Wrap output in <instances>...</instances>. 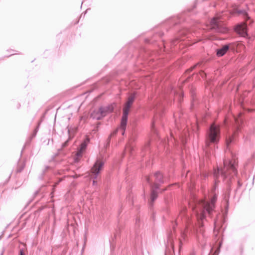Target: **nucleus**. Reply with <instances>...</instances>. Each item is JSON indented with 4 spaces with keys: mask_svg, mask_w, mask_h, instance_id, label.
Masks as SVG:
<instances>
[{
    "mask_svg": "<svg viewBox=\"0 0 255 255\" xmlns=\"http://www.w3.org/2000/svg\"><path fill=\"white\" fill-rule=\"evenodd\" d=\"M114 104H112L106 107H101L102 110L104 111V116H105L108 113L113 112L114 108Z\"/></svg>",
    "mask_w": 255,
    "mask_h": 255,
    "instance_id": "11",
    "label": "nucleus"
},
{
    "mask_svg": "<svg viewBox=\"0 0 255 255\" xmlns=\"http://www.w3.org/2000/svg\"><path fill=\"white\" fill-rule=\"evenodd\" d=\"M222 174L225 177H227L228 175H231L232 176L237 174V170L232 161L227 160L224 161V167L221 169Z\"/></svg>",
    "mask_w": 255,
    "mask_h": 255,
    "instance_id": "3",
    "label": "nucleus"
},
{
    "mask_svg": "<svg viewBox=\"0 0 255 255\" xmlns=\"http://www.w3.org/2000/svg\"><path fill=\"white\" fill-rule=\"evenodd\" d=\"M134 95L132 94L129 96L128 99V101L127 102L124 108V110H126L128 111H129L130 108L131 107L134 100Z\"/></svg>",
    "mask_w": 255,
    "mask_h": 255,
    "instance_id": "7",
    "label": "nucleus"
},
{
    "mask_svg": "<svg viewBox=\"0 0 255 255\" xmlns=\"http://www.w3.org/2000/svg\"><path fill=\"white\" fill-rule=\"evenodd\" d=\"M159 186L158 184H155L154 186L152 188V192L151 194V200L152 202H153L157 197V194L155 191V190L158 189Z\"/></svg>",
    "mask_w": 255,
    "mask_h": 255,
    "instance_id": "9",
    "label": "nucleus"
},
{
    "mask_svg": "<svg viewBox=\"0 0 255 255\" xmlns=\"http://www.w3.org/2000/svg\"><path fill=\"white\" fill-rule=\"evenodd\" d=\"M231 141H232V139H231V137H230L229 139H227V140H226L227 145L228 146L229 145V144L231 142Z\"/></svg>",
    "mask_w": 255,
    "mask_h": 255,
    "instance_id": "18",
    "label": "nucleus"
},
{
    "mask_svg": "<svg viewBox=\"0 0 255 255\" xmlns=\"http://www.w3.org/2000/svg\"><path fill=\"white\" fill-rule=\"evenodd\" d=\"M95 180H94V181H93V184H95Z\"/></svg>",
    "mask_w": 255,
    "mask_h": 255,
    "instance_id": "20",
    "label": "nucleus"
},
{
    "mask_svg": "<svg viewBox=\"0 0 255 255\" xmlns=\"http://www.w3.org/2000/svg\"><path fill=\"white\" fill-rule=\"evenodd\" d=\"M154 176L155 177V183L157 184L158 182H162V175L160 172H156Z\"/></svg>",
    "mask_w": 255,
    "mask_h": 255,
    "instance_id": "12",
    "label": "nucleus"
},
{
    "mask_svg": "<svg viewBox=\"0 0 255 255\" xmlns=\"http://www.w3.org/2000/svg\"><path fill=\"white\" fill-rule=\"evenodd\" d=\"M229 46L228 45H224L223 47L220 49H218L217 51V55L218 56H222L224 55L228 50Z\"/></svg>",
    "mask_w": 255,
    "mask_h": 255,
    "instance_id": "10",
    "label": "nucleus"
},
{
    "mask_svg": "<svg viewBox=\"0 0 255 255\" xmlns=\"http://www.w3.org/2000/svg\"><path fill=\"white\" fill-rule=\"evenodd\" d=\"M128 112L129 111L123 109V115L122 117V120L127 121Z\"/></svg>",
    "mask_w": 255,
    "mask_h": 255,
    "instance_id": "13",
    "label": "nucleus"
},
{
    "mask_svg": "<svg viewBox=\"0 0 255 255\" xmlns=\"http://www.w3.org/2000/svg\"><path fill=\"white\" fill-rule=\"evenodd\" d=\"M127 122V121H123V120L121 121V128H122V129L124 131H125V130L126 129Z\"/></svg>",
    "mask_w": 255,
    "mask_h": 255,
    "instance_id": "14",
    "label": "nucleus"
},
{
    "mask_svg": "<svg viewBox=\"0 0 255 255\" xmlns=\"http://www.w3.org/2000/svg\"><path fill=\"white\" fill-rule=\"evenodd\" d=\"M89 141V138H87L83 142H82L81 144L80 149L78 151L77 153V155L79 156H81L83 153V152L85 150L86 148L88 142Z\"/></svg>",
    "mask_w": 255,
    "mask_h": 255,
    "instance_id": "8",
    "label": "nucleus"
},
{
    "mask_svg": "<svg viewBox=\"0 0 255 255\" xmlns=\"http://www.w3.org/2000/svg\"><path fill=\"white\" fill-rule=\"evenodd\" d=\"M24 167V165L23 163H21V164L20 165L19 169H18V172H20Z\"/></svg>",
    "mask_w": 255,
    "mask_h": 255,
    "instance_id": "17",
    "label": "nucleus"
},
{
    "mask_svg": "<svg viewBox=\"0 0 255 255\" xmlns=\"http://www.w3.org/2000/svg\"><path fill=\"white\" fill-rule=\"evenodd\" d=\"M216 200V197H214L211 200V203L206 202L201 200L194 208L196 210L197 215L200 214V219H202L205 217V211H206L209 214H210L214 208V204Z\"/></svg>",
    "mask_w": 255,
    "mask_h": 255,
    "instance_id": "1",
    "label": "nucleus"
},
{
    "mask_svg": "<svg viewBox=\"0 0 255 255\" xmlns=\"http://www.w3.org/2000/svg\"><path fill=\"white\" fill-rule=\"evenodd\" d=\"M132 147L130 146V145L127 144L125 148V152L129 153L131 152Z\"/></svg>",
    "mask_w": 255,
    "mask_h": 255,
    "instance_id": "16",
    "label": "nucleus"
},
{
    "mask_svg": "<svg viewBox=\"0 0 255 255\" xmlns=\"http://www.w3.org/2000/svg\"><path fill=\"white\" fill-rule=\"evenodd\" d=\"M104 111L102 110L101 108L95 110L91 114V117L96 120H100L104 116Z\"/></svg>",
    "mask_w": 255,
    "mask_h": 255,
    "instance_id": "5",
    "label": "nucleus"
},
{
    "mask_svg": "<svg viewBox=\"0 0 255 255\" xmlns=\"http://www.w3.org/2000/svg\"><path fill=\"white\" fill-rule=\"evenodd\" d=\"M104 162L103 159L101 157L98 158L93 167L91 168V171L92 176H93L94 178H96L100 171L102 170Z\"/></svg>",
    "mask_w": 255,
    "mask_h": 255,
    "instance_id": "4",
    "label": "nucleus"
},
{
    "mask_svg": "<svg viewBox=\"0 0 255 255\" xmlns=\"http://www.w3.org/2000/svg\"><path fill=\"white\" fill-rule=\"evenodd\" d=\"M217 20H218V18L217 17H214L211 21V24L213 25V28L214 27V25H216L217 23Z\"/></svg>",
    "mask_w": 255,
    "mask_h": 255,
    "instance_id": "15",
    "label": "nucleus"
},
{
    "mask_svg": "<svg viewBox=\"0 0 255 255\" xmlns=\"http://www.w3.org/2000/svg\"><path fill=\"white\" fill-rule=\"evenodd\" d=\"M247 25L244 23L240 25H238L236 28V31L242 36H246L247 35Z\"/></svg>",
    "mask_w": 255,
    "mask_h": 255,
    "instance_id": "6",
    "label": "nucleus"
},
{
    "mask_svg": "<svg viewBox=\"0 0 255 255\" xmlns=\"http://www.w3.org/2000/svg\"><path fill=\"white\" fill-rule=\"evenodd\" d=\"M20 255H24L23 252L22 250L20 251Z\"/></svg>",
    "mask_w": 255,
    "mask_h": 255,
    "instance_id": "19",
    "label": "nucleus"
},
{
    "mask_svg": "<svg viewBox=\"0 0 255 255\" xmlns=\"http://www.w3.org/2000/svg\"><path fill=\"white\" fill-rule=\"evenodd\" d=\"M220 137L219 126L213 124L210 128L206 140V146L208 147L210 143H217Z\"/></svg>",
    "mask_w": 255,
    "mask_h": 255,
    "instance_id": "2",
    "label": "nucleus"
}]
</instances>
